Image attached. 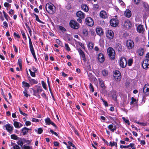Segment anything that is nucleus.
<instances>
[{"instance_id": "f3484780", "label": "nucleus", "mask_w": 149, "mask_h": 149, "mask_svg": "<svg viewBox=\"0 0 149 149\" xmlns=\"http://www.w3.org/2000/svg\"><path fill=\"white\" fill-rule=\"evenodd\" d=\"M98 59L100 63H103L104 61V55L101 53H100L98 54Z\"/></svg>"}, {"instance_id": "6ab92c4d", "label": "nucleus", "mask_w": 149, "mask_h": 149, "mask_svg": "<svg viewBox=\"0 0 149 149\" xmlns=\"http://www.w3.org/2000/svg\"><path fill=\"white\" fill-rule=\"evenodd\" d=\"M124 26L127 28H129L132 26V24L129 21H125L124 24Z\"/></svg>"}, {"instance_id": "e433bc0d", "label": "nucleus", "mask_w": 149, "mask_h": 149, "mask_svg": "<svg viewBox=\"0 0 149 149\" xmlns=\"http://www.w3.org/2000/svg\"><path fill=\"white\" fill-rule=\"evenodd\" d=\"M34 15L35 16L36 18V20L38 22H39L42 23L43 22H42L39 19L37 15L36 14H34Z\"/></svg>"}, {"instance_id": "f8f14e48", "label": "nucleus", "mask_w": 149, "mask_h": 149, "mask_svg": "<svg viewBox=\"0 0 149 149\" xmlns=\"http://www.w3.org/2000/svg\"><path fill=\"white\" fill-rule=\"evenodd\" d=\"M4 127H5L6 130L10 134L12 133L13 129V126L9 124H8L5 125Z\"/></svg>"}, {"instance_id": "2eb2a0df", "label": "nucleus", "mask_w": 149, "mask_h": 149, "mask_svg": "<svg viewBox=\"0 0 149 149\" xmlns=\"http://www.w3.org/2000/svg\"><path fill=\"white\" fill-rule=\"evenodd\" d=\"M100 15L102 18L105 19L107 17V13L104 10H102L100 11Z\"/></svg>"}, {"instance_id": "4d7b16f0", "label": "nucleus", "mask_w": 149, "mask_h": 149, "mask_svg": "<svg viewBox=\"0 0 149 149\" xmlns=\"http://www.w3.org/2000/svg\"><path fill=\"white\" fill-rule=\"evenodd\" d=\"M132 101L130 102V104H132L134 102H135L136 101V99H135L133 97H132L131 98Z\"/></svg>"}, {"instance_id": "ddd939ff", "label": "nucleus", "mask_w": 149, "mask_h": 149, "mask_svg": "<svg viewBox=\"0 0 149 149\" xmlns=\"http://www.w3.org/2000/svg\"><path fill=\"white\" fill-rule=\"evenodd\" d=\"M142 66L143 68L145 69H147L149 68V59L144 60L142 63Z\"/></svg>"}, {"instance_id": "a19ab883", "label": "nucleus", "mask_w": 149, "mask_h": 149, "mask_svg": "<svg viewBox=\"0 0 149 149\" xmlns=\"http://www.w3.org/2000/svg\"><path fill=\"white\" fill-rule=\"evenodd\" d=\"M133 63V60L132 59H129L128 61V65L130 66Z\"/></svg>"}, {"instance_id": "6e6552de", "label": "nucleus", "mask_w": 149, "mask_h": 149, "mask_svg": "<svg viewBox=\"0 0 149 149\" xmlns=\"http://www.w3.org/2000/svg\"><path fill=\"white\" fill-rule=\"evenodd\" d=\"M143 92L145 95H148L149 94V84H146L143 88Z\"/></svg>"}, {"instance_id": "58836bf2", "label": "nucleus", "mask_w": 149, "mask_h": 149, "mask_svg": "<svg viewBox=\"0 0 149 149\" xmlns=\"http://www.w3.org/2000/svg\"><path fill=\"white\" fill-rule=\"evenodd\" d=\"M100 84L102 88H104L105 86L104 85V83L103 81L102 80H100Z\"/></svg>"}, {"instance_id": "20e7f679", "label": "nucleus", "mask_w": 149, "mask_h": 149, "mask_svg": "<svg viewBox=\"0 0 149 149\" xmlns=\"http://www.w3.org/2000/svg\"><path fill=\"white\" fill-rule=\"evenodd\" d=\"M106 34L107 37L109 39H112L114 37V34L113 31L108 30L106 31Z\"/></svg>"}, {"instance_id": "680f3d73", "label": "nucleus", "mask_w": 149, "mask_h": 149, "mask_svg": "<svg viewBox=\"0 0 149 149\" xmlns=\"http://www.w3.org/2000/svg\"><path fill=\"white\" fill-rule=\"evenodd\" d=\"M3 24L4 25V27L6 28H7L8 27V25L7 22H3Z\"/></svg>"}, {"instance_id": "39448f33", "label": "nucleus", "mask_w": 149, "mask_h": 149, "mask_svg": "<svg viewBox=\"0 0 149 149\" xmlns=\"http://www.w3.org/2000/svg\"><path fill=\"white\" fill-rule=\"evenodd\" d=\"M127 64V60L125 57H122L120 61V65L122 68H125Z\"/></svg>"}, {"instance_id": "c756f323", "label": "nucleus", "mask_w": 149, "mask_h": 149, "mask_svg": "<svg viewBox=\"0 0 149 149\" xmlns=\"http://www.w3.org/2000/svg\"><path fill=\"white\" fill-rule=\"evenodd\" d=\"M22 149H33V148L32 146H26L24 145L22 147Z\"/></svg>"}, {"instance_id": "13d9d810", "label": "nucleus", "mask_w": 149, "mask_h": 149, "mask_svg": "<svg viewBox=\"0 0 149 149\" xmlns=\"http://www.w3.org/2000/svg\"><path fill=\"white\" fill-rule=\"evenodd\" d=\"M50 132H51L52 134H54L56 136H58V134L55 132H54L53 130H50Z\"/></svg>"}, {"instance_id": "0eeeda50", "label": "nucleus", "mask_w": 149, "mask_h": 149, "mask_svg": "<svg viewBox=\"0 0 149 149\" xmlns=\"http://www.w3.org/2000/svg\"><path fill=\"white\" fill-rule=\"evenodd\" d=\"M113 76L116 81H119L121 79V75L120 72L118 70L115 71Z\"/></svg>"}, {"instance_id": "72a5a7b5", "label": "nucleus", "mask_w": 149, "mask_h": 149, "mask_svg": "<svg viewBox=\"0 0 149 149\" xmlns=\"http://www.w3.org/2000/svg\"><path fill=\"white\" fill-rule=\"evenodd\" d=\"M102 73L103 76H106L108 75V72L107 70H102Z\"/></svg>"}, {"instance_id": "aec40b11", "label": "nucleus", "mask_w": 149, "mask_h": 149, "mask_svg": "<svg viewBox=\"0 0 149 149\" xmlns=\"http://www.w3.org/2000/svg\"><path fill=\"white\" fill-rule=\"evenodd\" d=\"M108 127L109 130L112 132H114L116 129V125L113 126L111 124L109 125L108 126Z\"/></svg>"}, {"instance_id": "49530a36", "label": "nucleus", "mask_w": 149, "mask_h": 149, "mask_svg": "<svg viewBox=\"0 0 149 149\" xmlns=\"http://www.w3.org/2000/svg\"><path fill=\"white\" fill-rule=\"evenodd\" d=\"M101 99L102 100V102L104 103V105L106 107H107L108 106V103L107 102L105 101L102 97L101 98Z\"/></svg>"}, {"instance_id": "9b49d317", "label": "nucleus", "mask_w": 149, "mask_h": 149, "mask_svg": "<svg viewBox=\"0 0 149 149\" xmlns=\"http://www.w3.org/2000/svg\"><path fill=\"white\" fill-rule=\"evenodd\" d=\"M77 50L81 58H82V60L84 62H86V58L84 52L80 48L77 49Z\"/></svg>"}, {"instance_id": "603ef678", "label": "nucleus", "mask_w": 149, "mask_h": 149, "mask_svg": "<svg viewBox=\"0 0 149 149\" xmlns=\"http://www.w3.org/2000/svg\"><path fill=\"white\" fill-rule=\"evenodd\" d=\"M65 47L66 48V50L68 51H70V49L68 46V44H65Z\"/></svg>"}, {"instance_id": "9d476101", "label": "nucleus", "mask_w": 149, "mask_h": 149, "mask_svg": "<svg viewBox=\"0 0 149 149\" xmlns=\"http://www.w3.org/2000/svg\"><path fill=\"white\" fill-rule=\"evenodd\" d=\"M126 46L129 49H132L134 46V42L131 40H127L126 42Z\"/></svg>"}, {"instance_id": "c9c22d12", "label": "nucleus", "mask_w": 149, "mask_h": 149, "mask_svg": "<svg viewBox=\"0 0 149 149\" xmlns=\"http://www.w3.org/2000/svg\"><path fill=\"white\" fill-rule=\"evenodd\" d=\"M83 33L85 36H87L88 35V31L86 29H83Z\"/></svg>"}, {"instance_id": "dca6fc26", "label": "nucleus", "mask_w": 149, "mask_h": 149, "mask_svg": "<svg viewBox=\"0 0 149 149\" xmlns=\"http://www.w3.org/2000/svg\"><path fill=\"white\" fill-rule=\"evenodd\" d=\"M125 16L128 18L131 17L132 15V13L131 10L129 9H126L124 12Z\"/></svg>"}, {"instance_id": "bf43d9fd", "label": "nucleus", "mask_w": 149, "mask_h": 149, "mask_svg": "<svg viewBox=\"0 0 149 149\" xmlns=\"http://www.w3.org/2000/svg\"><path fill=\"white\" fill-rule=\"evenodd\" d=\"M14 36L15 37H16L18 38H19L20 37L19 35L15 32L14 33Z\"/></svg>"}, {"instance_id": "a18cd8bd", "label": "nucleus", "mask_w": 149, "mask_h": 149, "mask_svg": "<svg viewBox=\"0 0 149 149\" xmlns=\"http://www.w3.org/2000/svg\"><path fill=\"white\" fill-rule=\"evenodd\" d=\"M129 147H131L133 149H135L136 147L135 146V145L133 143H131L129 145H128Z\"/></svg>"}, {"instance_id": "412c9836", "label": "nucleus", "mask_w": 149, "mask_h": 149, "mask_svg": "<svg viewBox=\"0 0 149 149\" xmlns=\"http://www.w3.org/2000/svg\"><path fill=\"white\" fill-rule=\"evenodd\" d=\"M116 49L118 51H121L122 50V47L120 44L119 43L116 44L115 46Z\"/></svg>"}, {"instance_id": "2f4dec72", "label": "nucleus", "mask_w": 149, "mask_h": 149, "mask_svg": "<svg viewBox=\"0 0 149 149\" xmlns=\"http://www.w3.org/2000/svg\"><path fill=\"white\" fill-rule=\"evenodd\" d=\"M22 84L24 87H28L29 88L30 86V85L29 84L26 82L24 81H23Z\"/></svg>"}, {"instance_id": "4be33fe9", "label": "nucleus", "mask_w": 149, "mask_h": 149, "mask_svg": "<svg viewBox=\"0 0 149 149\" xmlns=\"http://www.w3.org/2000/svg\"><path fill=\"white\" fill-rule=\"evenodd\" d=\"M96 32L97 33L99 36L102 35L103 33V31L102 29L99 28H96Z\"/></svg>"}, {"instance_id": "774afa93", "label": "nucleus", "mask_w": 149, "mask_h": 149, "mask_svg": "<svg viewBox=\"0 0 149 149\" xmlns=\"http://www.w3.org/2000/svg\"><path fill=\"white\" fill-rule=\"evenodd\" d=\"M146 60H148L149 59V52L146 55Z\"/></svg>"}, {"instance_id": "5701e85b", "label": "nucleus", "mask_w": 149, "mask_h": 149, "mask_svg": "<svg viewBox=\"0 0 149 149\" xmlns=\"http://www.w3.org/2000/svg\"><path fill=\"white\" fill-rule=\"evenodd\" d=\"M137 53L140 56H142L144 53V50L143 49H138L136 51Z\"/></svg>"}, {"instance_id": "f704fd0d", "label": "nucleus", "mask_w": 149, "mask_h": 149, "mask_svg": "<svg viewBox=\"0 0 149 149\" xmlns=\"http://www.w3.org/2000/svg\"><path fill=\"white\" fill-rule=\"evenodd\" d=\"M18 139L19 141L17 142V143L18 145L22 147L23 144V142L22 141L19 140V139H21V138H18Z\"/></svg>"}, {"instance_id": "f257e3e1", "label": "nucleus", "mask_w": 149, "mask_h": 149, "mask_svg": "<svg viewBox=\"0 0 149 149\" xmlns=\"http://www.w3.org/2000/svg\"><path fill=\"white\" fill-rule=\"evenodd\" d=\"M45 8L46 11L49 13L51 14H53L55 12V7L52 3H47L45 6Z\"/></svg>"}, {"instance_id": "7ed1b4c3", "label": "nucleus", "mask_w": 149, "mask_h": 149, "mask_svg": "<svg viewBox=\"0 0 149 149\" xmlns=\"http://www.w3.org/2000/svg\"><path fill=\"white\" fill-rule=\"evenodd\" d=\"M70 27L74 29H77L79 28V25L77 22L74 20H71L70 22Z\"/></svg>"}, {"instance_id": "de8ad7c7", "label": "nucleus", "mask_w": 149, "mask_h": 149, "mask_svg": "<svg viewBox=\"0 0 149 149\" xmlns=\"http://www.w3.org/2000/svg\"><path fill=\"white\" fill-rule=\"evenodd\" d=\"M59 29L63 32H64L66 31L65 29L63 27L60 26L59 27Z\"/></svg>"}, {"instance_id": "5fc2aeb1", "label": "nucleus", "mask_w": 149, "mask_h": 149, "mask_svg": "<svg viewBox=\"0 0 149 149\" xmlns=\"http://www.w3.org/2000/svg\"><path fill=\"white\" fill-rule=\"evenodd\" d=\"M23 93L25 96L26 97H28V94L27 93V91L26 89H25L24 91L23 92Z\"/></svg>"}, {"instance_id": "c03bdc74", "label": "nucleus", "mask_w": 149, "mask_h": 149, "mask_svg": "<svg viewBox=\"0 0 149 149\" xmlns=\"http://www.w3.org/2000/svg\"><path fill=\"white\" fill-rule=\"evenodd\" d=\"M89 88L90 89V91L92 92H93L94 91V88L93 86L92 85L91 83H90Z\"/></svg>"}, {"instance_id": "c85d7f7f", "label": "nucleus", "mask_w": 149, "mask_h": 149, "mask_svg": "<svg viewBox=\"0 0 149 149\" xmlns=\"http://www.w3.org/2000/svg\"><path fill=\"white\" fill-rule=\"evenodd\" d=\"M13 125L16 128H19L20 127V126H19V123L17 122L16 121L14 122Z\"/></svg>"}, {"instance_id": "0e129e2a", "label": "nucleus", "mask_w": 149, "mask_h": 149, "mask_svg": "<svg viewBox=\"0 0 149 149\" xmlns=\"http://www.w3.org/2000/svg\"><path fill=\"white\" fill-rule=\"evenodd\" d=\"M56 42L59 44L60 45H61L62 44L61 42L59 39H56Z\"/></svg>"}, {"instance_id": "4c0bfd02", "label": "nucleus", "mask_w": 149, "mask_h": 149, "mask_svg": "<svg viewBox=\"0 0 149 149\" xmlns=\"http://www.w3.org/2000/svg\"><path fill=\"white\" fill-rule=\"evenodd\" d=\"M110 145L111 146H115L116 147H117V143L113 141V142H110L109 143Z\"/></svg>"}, {"instance_id": "09e8293b", "label": "nucleus", "mask_w": 149, "mask_h": 149, "mask_svg": "<svg viewBox=\"0 0 149 149\" xmlns=\"http://www.w3.org/2000/svg\"><path fill=\"white\" fill-rule=\"evenodd\" d=\"M124 120V121L127 123L128 125H130L129 121L128 120L126 119L124 117H123L122 118Z\"/></svg>"}, {"instance_id": "ea45409f", "label": "nucleus", "mask_w": 149, "mask_h": 149, "mask_svg": "<svg viewBox=\"0 0 149 149\" xmlns=\"http://www.w3.org/2000/svg\"><path fill=\"white\" fill-rule=\"evenodd\" d=\"M18 64L19 65V66L20 68L21 69L22 68V60L21 59L19 58L18 60Z\"/></svg>"}, {"instance_id": "473e14b6", "label": "nucleus", "mask_w": 149, "mask_h": 149, "mask_svg": "<svg viewBox=\"0 0 149 149\" xmlns=\"http://www.w3.org/2000/svg\"><path fill=\"white\" fill-rule=\"evenodd\" d=\"M88 46V47L91 49H92L93 48L94 44L92 42H89Z\"/></svg>"}, {"instance_id": "338daca9", "label": "nucleus", "mask_w": 149, "mask_h": 149, "mask_svg": "<svg viewBox=\"0 0 149 149\" xmlns=\"http://www.w3.org/2000/svg\"><path fill=\"white\" fill-rule=\"evenodd\" d=\"M22 35L24 38H26V36L25 35L24 32L23 31H21Z\"/></svg>"}, {"instance_id": "6e6d98bb", "label": "nucleus", "mask_w": 149, "mask_h": 149, "mask_svg": "<svg viewBox=\"0 0 149 149\" xmlns=\"http://www.w3.org/2000/svg\"><path fill=\"white\" fill-rule=\"evenodd\" d=\"M68 143L71 146H72V147L75 148H76L75 146L70 141H68Z\"/></svg>"}, {"instance_id": "423d86ee", "label": "nucleus", "mask_w": 149, "mask_h": 149, "mask_svg": "<svg viewBox=\"0 0 149 149\" xmlns=\"http://www.w3.org/2000/svg\"><path fill=\"white\" fill-rule=\"evenodd\" d=\"M86 23L89 26H92L94 24L93 19L90 17H88L85 19Z\"/></svg>"}, {"instance_id": "a878e982", "label": "nucleus", "mask_w": 149, "mask_h": 149, "mask_svg": "<svg viewBox=\"0 0 149 149\" xmlns=\"http://www.w3.org/2000/svg\"><path fill=\"white\" fill-rule=\"evenodd\" d=\"M35 87L37 89V92H40L42 91V90L41 86H36Z\"/></svg>"}, {"instance_id": "e2e57ef3", "label": "nucleus", "mask_w": 149, "mask_h": 149, "mask_svg": "<svg viewBox=\"0 0 149 149\" xmlns=\"http://www.w3.org/2000/svg\"><path fill=\"white\" fill-rule=\"evenodd\" d=\"M4 6L5 7H8L10 6V5L9 3L7 2H5L4 4Z\"/></svg>"}, {"instance_id": "37998d69", "label": "nucleus", "mask_w": 149, "mask_h": 149, "mask_svg": "<svg viewBox=\"0 0 149 149\" xmlns=\"http://www.w3.org/2000/svg\"><path fill=\"white\" fill-rule=\"evenodd\" d=\"M134 3L136 5H139L140 2V0H132Z\"/></svg>"}, {"instance_id": "bb28decb", "label": "nucleus", "mask_w": 149, "mask_h": 149, "mask_svg": "<svg viewBox=\"0 0 149 149\" xmlns=\"http://www.w3.org/2000/svg\"><path fill=\"white\" fill-rule=\"evenodd\" d=\"M29 80L32 84H37L38 83V81L34 79H30Z\"/></svg>"}, {"instance_id": "cd10ccee", "label": "nucleus", "mask_w": 149, "mask_h": 149, "mask_svg": "<svg viewBox=\"0 0 149 149\" xmlns=\"http://www.w3.org/2000/svg\"><path fill=\"white\" fill-rule=\"evenodd\" d=\"M11 139L15 140H19L18 139V137L15 134H12L10 136Z\"/></svg>"}, {"instance_id": "69168bd1", "label": "nucleus", "mask_w": 149, "mask_h": 149, "mask_svg": "<svg viewBox=\"0 0 149 149\" xmlns=\"http://www.w3.org/2000/svg\"><path fill=\"white\" fill-rule=\"evenodd\" d=\"M39 121L38 119L34 118H33L32 120V121L35 122H39Z\"/></svg>"}, {"instance_id": "864d4df0", "label": "nucleus", "mask_w": 149, "mask_h": 149, "mask_svg": "<svg viewBox=\"0 0 149 149\" xmlns=\"http://www.w3.org/2000/svg\"><path fill=\"white\" fill-rule=\"evenodd\" d=\"M13 148L14 149H21L20 147L17 145L13 146Z\"/></svg>"}, {"instance_id": "393cba45", "label": "nucleus", "mask_w": 149, "mask_h": 149, "mask_svg": "<svg viewBox=\"0 0 149 149\" xmlns=\"http://www.w3.org/2000/svg\"><path fill=\"white\" fill-rule=\"evenodd\" d=\"M29 129L26 127L23 128L22 129V132L23 134V135H25L28 132V130Z\"/></svg>"}, {"instance_id": "4468645a", "label": "nucleus", "mask_w": 149, "mask_h": 149, "mask_svg": "<svg viewBox=\"0 0 149 149\" xmlns=\"http://www.w3.org/2000/svg\"><path fill=\"white\" fill-rule=\"evenodd\" d=\"M76 15L77 17L81 19H84L85 17V14L81 11H79L77 12Z\"/></svg>"}, {"instance_id": "b1692460", "label": "nucleus", "mask_w": 149, "mask_h": 149, "mask_svg": "<svg viewBox=\"0 0 149 149\" xmlns=\"http://www.w3.org/2000/svg\"><path fill=\"white\" fill-rule=\"evenodd\" d=\"M81 8L86 12H88L89 10L88 6L86 4L82 5L81 6Z\"/></svg>"}, {"instance_id": "3c124183", "label": "nucleus", "mask_w": 149, "mask_h": 149, "mask_svg": "<svg viewBox=\"0 0 149 149\" xmlns=\"http://www.w3.org/2000/svg\"><path fill=\"white\" fill-rule=\"evenodd\" d=\"M43 132V130L41 128H39L38 130V134H41Z\"/></svg>"}, {"instance_id": "79ce46f5", "label": "nucleus", "mask_w": 149, "mask_h": 149, "mask_svg": "<svg viewBox=\"0 0 149 149\" xmlns=\"http://www.w3.org/2000/svg\"><path fill=\"white\" fill-rule=\"evenodd\" d=\"M41 83L42 85V86L44 89L46 90L47 87H46V85L45 83L44 82V81H42Z\"/></svg>"}, {"instance_id": "a211bd4d", "label": "nucleus", "mask_w": 149, "mask_h": 149, "mask_svg": "<svg viewBox=\"0 0 149 149\" xmlns=\"http://www.w3.org/2000/svg\"><path fill=\"white\" fill-rule=\"evenodd\" d=\"M137 31L139 33H143L144 32V28L142 25H139L137 27Z\"/></svg>"}, {"instance_id": "f03ea898", "label": "nucleus", "mask_w": 149, "mask_h": 149, "mask_svg": "<svg viewBox=\"0 0 149 149\" xmlns=\"http://www.w3.org/2000/svg\"><path fill=\"white\" fill-rule=\"evenodd\" d=\"M108 54L111 59H113L115 57V53L114 50L111 47H109L107 50Z\"/></svg>"}, {"instance_id": "1a4fd4ad", "label": "nucleus", "mask_w": 149, "mask_h": 149, "mask_svg": "<svg viewBox=\"0 0 149 149\" xmlns=\"http://www.w3.org/2000/svg\"><path fill=\"white\" fill-rule=\"evenodd\" d=\"M110 25L113 27H116L118 24V21L116 19L113 18L110 21Z\"/></svg>"}, {"instance_id": "7c9ffc66", "label": "nucleus", "mask_w": 149, "mask_h": 149, "mask_svg": "<svg viewBox=\"0 0 149 149\" xmlns=\"http://www.w3.org/2000/svg\"><path fill=\"white\" fill-rule=\"evenodd\" d=\"M45 121L46 123L49 125H50L52 122V121L49 118H47L45 119Z\"/></svg>"}, {"instance_id": "8fccbe9b", "label": "nucleus", "mask_w": 149, "mask_h": 149, "mask_svg": "<svg viewBox=\"0 0 149 149\" xmlns=\"http://www.w3.org/2000/svg\"><path fill=\"white\" fill-rule=\"evenodd\" d=\"M1 94L3 96L4 98L5 99V100L7 102H8V101L7 100V99L6 98V95H4L3 91L2 89H1Z\"/></svg>"}, {"instance_id": "052dcab7", "label": "nucleus", "mask_w": 149, "mask_h": 149, "mask_svg": "<svg viewBox=\"0 0 149 149\" xmlns=\"http://www.w3.org/2000/svg\"><path fill=\"white\" fill-rule=\"evenodd\" d=\"M29 44V47H30V51H31L32 50H34V49H33V45H32V43Z\"/></svg>"}]
</instances>
